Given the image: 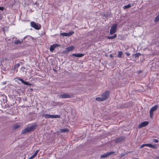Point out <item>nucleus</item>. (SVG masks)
<instances>
[{
  "instance_id": "1",
  "label": "nucleus",
  "mask_w": 159,
  "mask_h": 159,
  "mask_svg": "<svg viewBox=\"0 0 159 159\" xmlns=\"http://www.w3.org/2000/svg\"><path fill=\"white\" fill-rule=\"evenodd\" d=\"M37 127L35 124H33L30 126L26 127L24 130H22L21 133L25 134L27 133L30 132L35 130Z\"/></svg>"
},
{
  "instance_id": "2",
  "label": "nucleus",
  "mask_w": 159,
  "mask_h": 159,
  "mask_svg": "<svg viewBox=\"0 0 159 159\" xmlns=\"http://www.w3.org/2000/svg\"><path fill=\"white\" fill-rule=\"evenodd\" d=\"M42 116L43 117H44L45 118L48 119L49 118H59L60 117V116L58 115H51L48 114H43Z\"/></svg>"
},
{
  "instance_id": "3",
  "label": "nucleus",
  "mask_w": 159,
  "mask_h": 159,
  "mask_svg": "<svg viewBox=\"0 0 159 159\" xmlns=\"http://www.w3.org/2000/svg\"><path fill=\"white\" fill-rule=\"evenodd\" d=\"M30 25L32 27L37 30L40 29L41 27L40 25L36 24L34 21H32L30 22Z\"/></svg>"
},
{
  "instance_id": "4",
  "label": "nucleus",
  "mask_w": 159,
  "mask_h": 159,
  "mask_svg": "<svg viewBox=\"0 0 159 159\" xmlns=\"http://www.w3.org/2000/svg\"><path fill=\"white\" fill-rule=\"evenodd\" d=\"M158 106L157 105H155L154 106L152 107V108L151 109L149 113L150 116L151 118H152L153 116V112L156 110V109L158 108Z\"/></svg>"
},
{
  "instance_id": "5",
  "label": "nucleus",
  "mask_w": 159,
  "mask_h": 159,
  "mask_svg": "<svg viewBox=\"0 0 159 159\" xmlns=\"http://www.w3.org/2000/svg\"><path fill=\"white\" fill-rule=\"evenodd\" d=\"M60 98H71V95L68 93H63L58 95Z\"/></svg>"
},
{
  "instance_id": "6",
  "label": "nucleus",
  "mask_w": 159,
  "mask_h": 159,
  "mask_svg": "<svg viewBox=\"0 0 159 159\" xmlns=\"http://www.w3.org/2000/svg\"><path fill=\"white\" fill-rule=\"evenodd\" d=\"M117 27V25L116 24L113 25L111 27L110 31V33L111 34H113L116 32Z\"/></svg>"
},
{
  "instance_id": "7",
  "label": "nucleus",
  "mask_w": 159,
  "mask_h": 159,
  "mask_svg": "<svg viewBox=\"0 0 159 159\" xmlns=\"http://www.w3.org/2000/svg\"><path fill=\"white\" fill-rule=\"evenodd\" d=\"M74 33V32L73 31H70L68 33H61L60 35L61 36H70Z\"/></svg>"
},
{
  "instance_id": "8",
  "label": "nucleus",
  "mask_w": 159,
  "mask_h": 159,
  "mask_svg": "<svg viewBox=\"0 0 159 159\" xmlns=\"http://www.w3.org/2000/svg\"><path fill=\"white\" fill-rule=\"evenodd\" d=\"M114 152H109L105 153L104 154L102 155L100 157L102 158H105L107 157L111 156L112 154H114Z\"/></svg>"
},
{
  "instance_id": "9",
  "label": "nucleus",
  "mask_w": 159,
  "mask_h": 159,
  "mask_svg": "<svg viewBox=\"0 0 159 159\" xmlns=\"http://www.w3.org/2000/svg\"><path fill=\"white\" fill-rule=\"evenodd\" d=\"M109 93L108 91H106L101 95L103 98H105V100L107 99L109 97Z\"/></svg>"
},
{
  "instance_id": "10",
  "label": "nucleus",
  "mask_w": 159,
  "mask_h": 159,
  "mask_svg": "<svg viewBox=\"0 0 159 159\" xmlns=\"http://www.w3.org/2000/svg\"><path fill=\"white\" fill-rule=\"evenodd\" d=\"M74 49L73 46H71L65 48V50L64 51V53H67L69 52L72 51Z\"/></svg>"
},
{
  "instance_id": "11",
  "label": "nucleus",
  "mask_w": 159,
  "mask_h": 159,
  "mask_svg": "<svg viewBox=\"0 0 159 159\" xmlns=\"http://www.w3.org/2000/svg\"><path fill=\"white\" fill-rule=\"evenodd\" d=\"M148 122L147 121L143 122L138 125V128H141L143 127L146 126L148 125Z\"/></svg>"
},
{
  "instance_id": "12",
  "label": "nucleus",
  "mask_w": 159,
  "mask_h": 159,
  "mask_svg": "<svg viewBox=\"0 0 159 159\" xmlns=\"http://www.w3.org/2000/svg\"><path fill=\"white\" fill-rule=\"evenodd\" d=\"M84 54L82 53H79V54H75L73 53L72 54V56H74L76 57H83L84 56Z\"/></svg>"
},
{
  "instance_id": "13",
  "label": "nucleus",
  "mask_w": 159,
  "mask_h": 159,
  "mask_svg": "<svg viewBox=\"0 0 159 159\" xmlns=\"http://www.w3.org/2000/svg\"><path fill=\"white\" fill-rule=\"evenodd\" d=\"M20 127V125H19L17 124H15L13 125L12 128L13 129H16Z\"/></svg>"
},
{
  "instance_id": "14",
  "label": "nucleus",
  "mask_w": 159,
  "mask_h": 159,
  "mask_svg": "<svg viewBox=\"0 0 159 159\" xmlns=\"http://www.w3.org/2000/svg\"><path fill=\"white\" fill-rule=\"evenodd\" d=\"M146 146H147L150 148H155L156 147V145L155 144L154 145H152L151 144L148 143L146 144Z\"/></svg>"
},
{
  "instance_id": "15",
  "label": "nucleus",
  "mask_w": 159,
  "mask_h": 159,
  "mask_svg": "<svg viewBox=\"0 0 159 159\" xmlns=\"http://www.w3.org/2000/svg\"><path fill=\"white\" fill-rule=\"evenodd\" d=\"M123 140V138L122 137H120L116 139V143H119L122 142Z\"/></svg>"
},
{
  "instance_id": "16",
  "label": "nucleus",
  "mask_w": 159,
  "mask_h": 159,
  "mask_svg": "<svg viewBox=\"0 0 159 159\" xmlns=\"http://www.w3.org/2000/svg\"><path fill=\"white\" fill-rule=\"evenodd\" d=\"M96 100L100 102L103 101L105 100V98H103L102 97L101 98L97 97L96 98Z\"/></svg>"
},
{
  "instance_id": "17",
  "label": "nucleus",
  "mask_w": 159,
  "mask_h": 159,
  "mask_svg": "<svg viewBox=\"0 0 159 159\" xmlns=\"http://www.w3.org/2000/svg\"><path fill=\"white\" fill-rule=\"evenodd\" d=\"M55 48H56L54 44L51 45L50 48V51L52 52Z\"/></svg>"
},
{
  "instance_id": "18",
  "label": "nucleus",
  "mask_w": 159,
  "mask_h": 159,
  "mask_svg": "<svg viewBox=\"0 0 159 159\" xmlns=\"http://www.w3.org/2000/svg\"><path fill=\"white\" fill-rule=\"evenodd\" d=\"M69 131V130L67 129H60V132L61 133H64V132H67Z\"/></svg>"
},
{
  "instance_id": "19",
  "label": "nucleus",
  "mask_w": 159,
  "mask_h": 159,
  "mask_svg": "<svg viewBox=\"0 0 159 159\" xmlns=\"http://www.w3.org/2000/svg\"><path fill=\"white\" fill-rule=\"evenodd\" d=\"M116 34H114V35L112 36H108L107 38L109 39H113L116 38Z\"/></svg>"
},
{
  "instance_id": "20",
  "label": "nucleus",
  "mask_w": 159,
  "mask_h": 159,
  "mask_svg": "<svg viewBox=\"0 0 159 159\" xmlns=\"http://www.w3.org/2000/svg\"><path fill=\"white\" fill-rule=\"evenodd\" d=\"M131 7V5L130 4H128L124 6L123 8L124 9H128L130 8Z\"/></svg>"
},
{
  "instance_id": "21",
  "label": "nucleus",
  "mask_w": 159,
  "mask_h": 159,
  "mask_svg": "<svg viewBox=\"0 0 159 159\" xmlns=\"http://www.w3.org/2000/svg\"><path fill=\"white\" fill-rule=\"evenodd\" d=\"M159 20V13L155 18L154 21L155 22H157Z\"/></svg>"
},
{
  "instance_id": "22",
  "label": "nucleus",
  "mask_w": 159,
  "mask_h": 159,
  "mask_svg": "<svg viewBox=\"0 0 159 159\" xmlns=\"http://www.w3.org/2000/svg\"><path fill=\"white\" fill-rule=\"evenodd\" d=\"M22 43V41L19 40H17L14 42V43L16 44H20Z\"/></svg>"
},
{
  "instance_id": "23",
  "label": "nucleus",
  "mask_w": 159,
  "mask_h": 159,
  "mask_svg": "<svg viewBox=\"0 0 159 159\" xmlns=\"http://www.w3.org/2000/svg\"><path fill=\"white\" fill-rule=\"evenodd\" d=\"M123 54L122 52V51H119L118 52V57L119 58H120Z\"/></svg>"
},
{
  "instance_id": "24",
  "label": "nucleus",
  "mask_w": 159,
  "mask_h": 159,
  "mask_svg": "<svg viewBox=\"0 0 159 159\" xmlns=\"http://www.w3.org/2000/svg\"><path fill=\"white\" fill-rule=\"evenodd\" d=\"M134 56L135 58L139 57V56L141 55V54L140 53H137L134 54Z\"/></svg>"
},
{
  "instance_id": "25",
  "label": "nucleus",
  "mask_w": 159,
  "mask_h": 159,
  "mask_svg": "<svg viewBox=\"0 0 159 159\" xmlns=\"http://www.w3.org/2000/svg\"><path fill=\"white\" fill-rule=\"evenodd\" d=\"M24 84L27 85H31V84L27 82H25L24 81V83H23Z\"/></svg>"
},
{
  "instance_id": "26",
  "label": "nucleus",
  "mask_w": 159,
  "mask_h": 159,
  "mask_svg": "<svg viewBox=\"0 0 159 159\" xmlns=\"http://www.w3.org/2000/svg\"><path fill=\"white\" fill-rule=\"evenodd\" d=\"M20 66V64L19 63L16 64L15 66V68H17Z\"/></svg>"
},
{
  "instance_id": "27",
  "label": "nucleus",
  "mask_w": 159,
  "mask_h": 159,
  "mask_svg": "<svg viewBox=\"0 0 159 159\" xmlns=\"http://www.w3.org/2000/svg\"><path fill=\"white\" fill-rule=\"evenodd\" d=\"M146 146V144H143L140 146V148H141L144 147Z\"/></svg>"
},
{
  "instance_id": "28",
  "label": "nucleus",
  "mask_w": 159,
  "mask_h": 159,
  "mask_svg": "<svg viewBox=\"0 0 159 159\" xmlns=\"http://www.w3.org/2000/svg\"><path fill=\"white\" fill-rule=\"evenodd\" d=\"M39 150H36L35 152L34 153V155H35V156H36L37 153H38L39 151Z\"/></svg>"
},
{
  "instance_id": "29",
  "label": "nucleus",
  "mask_w": 159,
  "mask_h": 159,
  "mask_svg": "<svg viewBox=\"0 0 159 159\" xmlns=\"http://www.w3.org/2000/svg\"><path fill=\"white\" fill-rule=\"evenodd\" d=\"M55 47V48L57 47H59L60 46V45L59 44H54Z\"/></svg>"
},
{
  "instance_id": "30",
  "label": "nucleus",
  "mask_w": 159,
  "mask_h": 159,
  "mask_svg": "<svg viewBox=\"0 0 159 159\" xmlns=\"http://www.w3.org/2000/svg\"><path fill=\"white\" fill-rule=\"evenodd\" d=\"M19 80L20 81H21L22 83H24V81L22 79H21V78L20 79H19Z\"/></svg>"
},
{
  "instance_id": "31",
  "label": "nucleus",
  "mask_w": 159,
  "mask_h": 159,
  "mask_svg": "<svg viewBox=\"0 0 159 159\" xmlns=\"http://www.w3.org/2000/svg\"><path fill=\"white\" fill-rule=\"evenodd\" d=\"M153 141L154 143H157L158 142V140L157 139H154L153 140Z\"/></svg>"
},
{
  "instance_id": "32",
  "label": "nucleus",
  "mask_w": 159,
  "mask_h": 159,
  "mask_svg": "<svg viewBox=\"0 0 159 159\" xmlns=\"http://www.w3.org/2000/svg\"><path fill=\"white\" fill-rule=\"evenodd\" d=\"M4 8L3 7H0V10L3 11L4 9Z\"/></svg>"
},
{
  "instance_id": "33",
  "label": "nucleus",
  "mask_w": 159,
  "mask_h": 159,
  "mask_svg": "<svg viewBox=\"0 0 159 159\" xmlns=\"http://www.w3.org/2000/svg\"><path fill=\"white\" fill-rule=\"evenodd\" d=\"M125 54L128 56H129L130 55V53L128 52L126 53Z\"/></svg>"
},
{
  "instance_id": "34",
  "label": "nucleus",
  "mask_w": 159,
  "mask_h": 159,
  "mask_svg": "<svg viewBox=\"0 0 159 159\" xmlns=\"http://www.w3.org/2000/svg\"><path fill=\"white\" fill-rule=\"evenodd\" d=\"M32 156V157L33 158H34L36 156H35V155H33Z\"/></svg>"
},
{
  "instance_id": "35",
  "label": "nucleus",
  "mask_w": 159,
  "mask_h": 159,
  "mask_svg": "<svg viewBox=\"0 0 159 159\" xmlns=\"http://www.w3.org/2000/svg\"><path fill=\"white\" fill-rule=\"evenodd\" d=\"M109 56L110 57H113V56L111 54H110Z\"/></svg>"
},
{
  "instance_id": "36",
  "label": "nucleus",
  "mask_w": 159,
  "mask_h": 159,
  "mask_svg": "<svg viewBox=\"0 0 159 159\" xmlns=\"http://www.w3.org/2000/svg\"><path fill=\"white\" fill-rule=\"evenodd\" d=\"M32 156H31V157H30L28 159H33V158L32 157Z\"/></svg>"
},
{
  "instance_id": "37",
  "label": "nucleus",
  "mask_w": 159,
  "mask_h": 159,
  "mask_svg": "<svg viewBox=\"0 0 159 159\" xmlns=\"http://www.w3.org/2000/svg\"><path fill=\"white\" fill-rule=\"evenodd\" d=\"M5 84V83H4L3 84Z\"/></svg>"
}]
</instances>
